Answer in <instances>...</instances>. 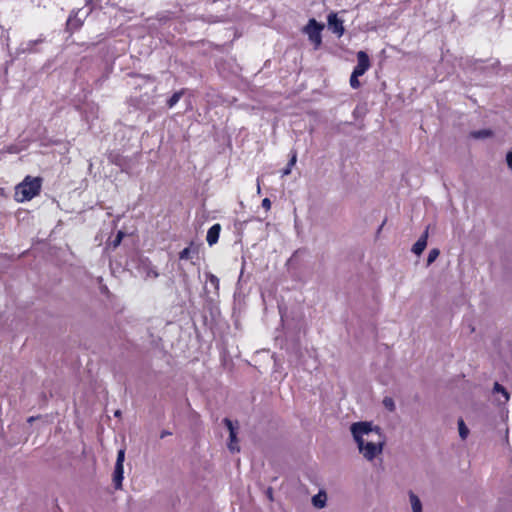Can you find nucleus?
<instances>
[{
  "label": "nucleus",
  "mask_w": 512,
  "mask_h": 512,
  "mask_svg": "<svg viewBox=\"0 0 512 512\" xmlns=\"http://www.w3.org/2000/svg\"><path fill=\"white\" fill-rule=\"evenodd\" d=\"M361 75L359 74H356L354 72H352L351 76H350V86L353 88V89H358L360 86H361V83L360 81L358 80V78L360 77Z\"/></svg>",
  "instance_id": "nucleus-21"
},
{
  "label": "nucleus",
  "mask_w": 512,
  "mask_h": 512,
  "mask_svg": "<svg viewBox=\"0 0 512 512\" xmlns=\"http://www.w3.org/2000/svg\"><path fill=\"white\" fill-rule=\"evenodd\" d=\"M124 459H125V450L124 449H120L118 451V454H117V459H116L115 466L123 467Z\"/></svg>",
  "instance_id": "nucleus-23"
},
{
  "label": "nucleus",
  "mask_w": 512,
  "mask_h": 512,
  "mask_svg": "<svg viewBox=\"0 0 512 512\" xmlns=\"http://www.w3.org/2000/svg\"><path fill=\"white\" fill-rule=\"evenodd\" d=\"M292 166L287 165V167L283 170V175H288L291 172Z\"/></svg>",
  "instance_id": "nucleus-27"
},
{
  "label": "nucleus",
  "mask_w": 512,
  "mask_h": 512,
  "mask_svg": "<svg viewBox=\"0 0 512 512\" xmlns=\"http://www.w3.org/2000/svg\"><path fill=\"white\" fill-rule=\"evenodd\" d=\"M220 232H221V225L219 223H216L214 225H212L208 231H207V236H206V241L207 243L212 246L214 244H216L219 240V236H220Z\"/></svg>",
  "instance_id": "nucleus-8"
},
{
  "label": "nucleus",
  "mask_w": 512,
  "mask_h": 512,
  "mask_svg": "<svg viewBox=\"0 0 512 512\" xmlns=\"http://www.w3.org/2000/svg\"><path fill=\"white\" fill-rule=\"evenodd\" d=\"M118 238H119V239H118V242H119V241H120V239H121V233H119V234H118Z\"/></svg>",
  "instance_id": "nucleus-32"
},
{
  "label": "nucleus",
  "mask_w": 512,
  "mask_h": 512,
  "mask_svg": "<svg viewBox=\"0 0 512 512\" xmlns=\"http://www.w3.org/2000/svg\"><path fill=\"white\" fill-rule=\"evenodd\" d=\"M427 238L428 231L426 230L424 234L413 245L412 252L415 253L416 255H420L427 246Z\"/></svg>",
  "instance_id": "nucleus-10"
},
{
  "label": "nucleus",
  "mask_w": 512,
  "mask_h": 512,
  "mask_svg": "<svg viewBox=\"0 0 512 512\" xmlns=\"http://www.w3.org/2000/svg\"><path fill=\"white\" fill-rule=\"evenodd\" d=\"M410 501L413 512H422V505L419 498L412 492H410Z\"/></svg>",
  "instance_id": "nucleus-16"
},
{
  "label": "nucleus",
  "mask_w": 512,
  "mask_h": 512,
  "mask_svg": "<svg viewBox=\"0 0 512 512\" xmlns=\"http://www.w3.org/2000/svg\"><path fill=\"white\" fill-rule=\"evenodd\" d=\"M440 251L437 248H433L430 250L427 257V265L432 264L439 256Z\"/></svg>",
  "instance_id": "nucleus-20"
},
{
  "label": "nucleus",
  "mask_w": 512,
  "mask_h": 512,
  "mask_svg": "<svg viewBox=\"0 0 512 512\" xmlns=\"http://www.w3.org/2000/svg\"><path fill=\"white\" fill-rule=\"evenodd\" d=\"M124 474V468L120 466H115L114 473H113V482L116 489H120L122 487V481Z\"/></svg>",
  "instance_id": "nucleus-12"
},
{
  "label": "nucleus",
  "mask_w": 512,
  "mask_h": 512,
  "mask_svg": "<svg viewBox=\"0 0 512 512\" xmlns=\"http://www.w3.org/2000/svg\"><path fill=\"white\" fill-rule=\"evenodd\" d=\"M169 434H170L169 432L164 431V432H162V434H161V438H163V437H165L166 435H169Z\"/></svg>",
  "instance_id": "nucleus-29"
},
{
  "label": "nucleus",
  "mask_w": 512,
  "mask_h": 512,
  "mask_svg": "<svg viewBox=\"0 0 512 512\" xmlns=\"http://www.w3.org/2000/svg\"><path fill=\"white\" fill-rule=\"evenodd\" d=\"M326 494L324 492H319L312 498V503L317 508H323L326 503Z\"/></svg>",
  "instance_id": "nucleus-13"
},
{
  "label": "nucleus",
  "mask_w": 512,
  "mask_h": 512,
  "mask_svg": "<svg viewBox=\"0 0 512 512\" xmlns=\"http://www.w3.org/2000/svg\"><path fill=\"white\" fill-rule=\"evenodd\" d=\"M118 415H120V411L115 412V416H118Z\"/></svg>",
  "instance_id": "nucleus-31"
},
{
  "label": "nucleus",
  "mask_w": 512,
  "mask_h": 512,
  "mask_svg": "<svg viewBox=\"0 0 512 512\" xmlns=\"http://www.w3.org/2000/svg\"><path fill=\"white\" fill-rule=\"evenodd\" d=\"M327 21L329 28L332 30L334 34H336L338 37L344 35L345 28L343 25V20L338 18L336 13L331 12L327 17Z\"/></svg>",
  "instance_id": "nucleus-5"
},
{
  "label": "nucleus",
  "mask_w": 512,
  "mask_h": 512,
  "mask_svg": "<svg viewBox=\"0 0 512 512\" xmlns=\"http://www.w3.org/2000/svg\"><path fill=\"white\" fill-rule=\"evenodd\" d=\"M223 422L229 430L228 448L231 452H238L240 449L238 446L236 428L234 427L233 422L229 418H225Z\"/></svg>",
  "instance_id": "nucleus-6"
},
{
  "label": "nucleus",
  "mask_w": 512,
  "mask_h": 512,
  "mask_svg": "<svg viewBox=\"0 0 512 512\" xmlns=\"http://www.w3.org/2000/svg\"><path fill=\"white\" fill-rule=\"evenodd\" d=\"M42 178L27 175L22 182L15 187L14 198L17 202L23 203L38 196L42 189Z\"/></svg>",
  "instance_id": "nucleus-2"
},
{
  "label": "nucleus",
  "mask_w": 512,
  "mask_h": 512,
  "mask_svg": "<svg viewBox=\"0 0 512 512\" xmlns=\"http://www.w3.org/2000/svg\"><path fill=\"white\" fill-rule=\"evenodd\" d=\"M324 25L317 22L312 18L308 21L307 25L303 28V32L308 36L309 41L313 44L315 50H318L322 45L321 32Z\"/></svg>",
  "instance_id": "nucleus-3"
},
{
  "label": "nucleus",
  "mask_w": 512,
  "mask_h": 512,
  "mask_svg": "<svg viewBox=\"0 0 512 512\" xmlns=\"http://www.w3.org/2000/svg\"><path fill=\"white\" fill-rule=\"evenodd\" d=\"M107 159L109 163L116 165L118 167H122L124 164V157L118 151L112 150L107 153Z\"/></svg>",
  "instance_id": "nucleus-11"
},
{
  "label": "nucleus",
  "mask_w": 512,
  "mask_h": 512,
  "mask_svg": "<svg viewBox=\"0 0 512 512\" xmlns=\"http://www.w3.org/2000/svg\"><path fill=\"white\" fill-rule=\"evenodd\" d=\"M382 403L388 411L393 412L395 410V403L391 397H384Z\"/></svg>",
  "instance_id": "nucleus-22"
},
{
  "label": "nucleus",
  "mask_w": 512,
  "mask_h": 512,
  "mask_svg": "<svg viewBox=\"0 0 512 512\" xmlns=\"http://www.w3.org/2000/svg\"><path fill=\"white\" fill-rule=\"evenodd\" d=\"M183 95H184V89L173 93L172 96L167 100V106L169 108L174 107L179 102V100L181 99V97Z\"/></svg>",
  "instance_id": "nucleus-14"
},
{
  "label": "nucleus",
  "mask_w": 512,
  "mask_h": 512,
  "mask_svg": "<svg viewBox=\"0 0 512 512\" xmlns=\"http://www.w3.org/2000/svg\"><path fill=\"white\" fill-rule=\"evenodd\" d=\"M262 207L266 210V211H269L271 209V201L269 198H264L262 200Z\"/></svg>",
  "instance_id": "nucleus-24"
},
{
  "label": "nucleus",
  "mask_w": 512,
  "mask_h": 512,
  "mask_svg": "<svg viewBox=\"0 0 512 512\" xmlns=\"http://www.w3.org/2000/svg\"><path fill=\"white\" fill-rule=\"evenodd\" d=\"M297 160L296 152H294L288 162L289 166H294Z\"/></svg>",
  "instance_id": "nucleus-26"
},
{
  "label": "nucleus",
  "mask_w": 512,
  "mask_h": 512,
  "mask_svg": "<svg viewBox=\"0 0 512 512\" xmlns=\"http://www.w3.org/2000/svg\"><path fill=\"white\" fill-rule=\"evenodd\" d=\"M351 432L360 452L367 460H373L381 453L383 441L378 428L373 430L370 423L357 422L352 424Z\"/></svg>",
  "instance_id": "nucleus-1"
},
{
  "label": "nucleus",
  "mask_w": 512,
  "mask_h": 512,
  "mask_svg": "<svg viewBox=\"0 0 512 512\" xmlns=\"http://www.w3.org/2000/svg\"><path fill=\"white\" fill-rule=\"evenodd\" d=\"M384 224H385V221L382 223V225H380V227H379V230H378V231H380V230L383 228V225H384Z\"/></svg>",
  "instance_id": "nucleus-30"
},
{
  "label": "nucleus",
  "mask_w": 512,
  "mask_h": 512,
  "mask_svg": "<svg viewBox=\"0 0 512 512\" xmlns=\"http://www.w3.org/2000/svg\"><path fill=\"white\" fill-rule=\"evenodd\" d=\"M206 278H207L208 283L211 286H213V288L215 289L216 292H218L219 288H220V280H219V278L216 275L212 274V273H208L206 275Z\"/></svg>",
  "instance_id": "nucleus-17"
},
{
  "label": "nucleus",
  "mask_w": 512,
  "mask_h": 512,
  "mask_svg": "<svg viewBox=\"0 0 512 512\" xmlns=\"http://www.w3.org/2000/svg\"><path fill=\"white\" fill-rule=\"evenodd\" d=\"M370 58L365 51L357 53V65L354 67L353 72L359 75H364L370 68Z\"/></svg>",
  "instance_id": "nucleus-4"
},
{
  "label": "nucleus",
  "mask_w": 512,
  "mask_h": 512,
  "mask_svg": "<svg viewBox=\"0 0 512 512\" xmlns=\"http://www.w3.org/2000/svg\"><path fill=\"white\" fill-rule=\"evenodd\" d=\"M149 275H152L153 277H155V278H156V277H158V275H159V274H158V272H156V271H151V272L149 273Z\"/></svg>",
  "instance_id": "nucleus-28"
},
{
  "label": "nucleus",
  "mask_w": 512,
  "mask_h": 512,
  "mask_svg": "<svg viewBox=\"0 0 512 512\" xmlns=\"http://www.w3.org/2000/svg\"><path fill=\"white\" fill-rule=\"evenodd\" d=\"M83 22L77 17V13L70 14L66 22V30L69 33H74L81 28Z\"/></svg>",
  "instance_id": "nucleus-9"
},
{
  "label": "nucleus",
  "mask_w": 512,
  "mask_h": 512,
  "mask_svg": "<svg viewBox=\"0 0 512 512\" xmlns=\"http://www.w3.org/2000/svg\"><path fill=\"white\" fill-rule=\"evenodd\" d=\"M458 427H459V435L460 437L464 440L467 438L468 434H469V430L468 428L466 427L463 419H459L458 421Z\"/></svg>",
  "instance_id": "nucleus-18"
},
{
  "label": "nucleus",
  "mask_w": 512,
  "mask_h": 512,
  "mask_svg": "<svg viewBox=\"0 0 512 512\" xmlns=\"http://www.w3.org/2000/svg\"><path fill=\"white\" fill-rule=\"evenodd\" d=\"M506 162L508 167L512 170V150L507 153Z\"/></svg>",
  "instance_id": "nucleus-25"
},
{
  "label": "nucleus",
  "mask_w": 512,
  "mask_h": 512,
  "mask_svg": "<svg viewBox=\"0 0 512 512\" xmlns=\"http://www.w3.org/2000/svg\"><path fill=\"white\" fill-rule=\"evenodd\" d=\"M200 245L190 242L189 246L179 253L180 260H199Z\"/></svg>",
  "instance_id": "nucleus-7"
},
{
  "label": "nucleus",
  "mask_w": 512,
  "mask_h": 512,
  "mask_svg": "<svg viewBox=\"0 0 512 512\" xmlns=\"http://www.w3.org/2000/svg\"><path fill=\"white\" fill-rule=\"evenodd\" d=\"M493 391L495 393H501L506 401L510 397L509 393L507 392V390L501 384H499L498 382H495L494 387H493Z\"/></svg>",
  "instance_id": "nucleus-19"
},
{
  "label": "nucleus",
  "mask_w": 512,
  "mask_h": 512,
  "mask_svg": "<svg viewBox=\"0 0 512 512\" xmlns=\"http://www.w3.org/2000/svg\"><path fill=\"white\" fill-rule=\"evenodd\" d=\"M493 135V132L489 129H482L471 132V136L475 139H484L491 137Z\"/></svg>",
  "instance_id": "nucleus-15"
}]
</instances>
